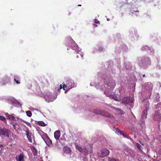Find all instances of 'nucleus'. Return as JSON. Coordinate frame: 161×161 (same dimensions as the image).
Wrapping results in <instances>:
<instances>
[{
	"label": "nucleus",
	"mask_w": 161,
	"mask_h": 161,
	"mask_svg": "<svg viewBox=\"0 0 161 161\" xmlns=\"http://www.w3.org/2000/svg\"><path fill=\"white\" fill-rule=\"evenodd\" d=\"M125 67L127 69H130L131 68V64L130 63H127L125 64Z\"/></svg>",
	"instance_id": "7c9ffc66"
},
{
	"label": "nucleus",
	"mask_w": 161,
	"mask_h": 161,
	"mask_svg": "<svg viewBox=\"0 0 161 161\" xmlns=\"http://www.w3.org/2000/svg\"><path fill=\"white\" fill-rule=\"evenodd\" d=\"M38 124L39 125L42 126H45L46 124L43 121H38Z\"/></svg>",
	"instance_id": "c85d7f7f"
},
{
	"label": "nucleus",
	"mask_w": 161,
	"mask_h": 161,
	"mask_svg": "<svg viewBox=\"0 0 161 161\" xmlns=\"http://www.w3.org/2000/svg\"><path fill=\"white\" fill-rule=\"evenodd\" d=\"M139 11H138L137 10L136 11H133V12H132V14H134V13H135V12H139Z\"/></svg>",
	"instance_id": "79ce46f5"
},
{
	"label": "nucleus",
	"mask_w": 161,
	"mask_h": 161,
	"mask_svg": "<svg viewBox=\"0 0 161 161\" xmlns=\"http://www.w3.org/2000/svg\"><path fill=\"white\" fill-rule=\"evenodd\" d=\"M8 102L10 104H11L15 106L19 107L21 106V104L18 102L14 100L13 98H9L8 100Z\"/></svg>",
	"instance_id": "9d476101"
},
{
	"label": "nucleus",
	"mask_w": 161,
	"mask_h": 161,
	"mask_svg": "<svg viewBox=\"0 0 161 161\" xmlns=\"http://www.w3.org/2000/svg\"><path fill=\"white\" fill-rule=\"evenodd\" d=\"M109 151L106 148H103L100 150L98 153V156L99 157L103 158L108 155Z\"/></svg>",
	"instance_id": "423d86ee"
},
{
	"label": "nucleus",
	"mask_w": 161,
	"mask_h": 161,
	"mask_svg": "<svg viewBox=\"0 0 161 161\" xmlns=\"http://www.w3.org/2000/svg\"><path fill=\"white\" fill-rule=\"evenodd\" d=\"M11 125H12L13 128L16 131L18 130V129H19V124L17 123H12Z\"/></svg>",
	"instance_id": "b1692460"
},
{
	"label": "nucleus",
	"mask_w": 161,
	"mask_h": 161,
	"mask_svg": "<svg viewBox=\"0 0 161 161\" xmlns=\"http://www.w3.org/2000/svg\"><path fill=\"white\" fill-rule=\"evenodd\" d=\"M32 108H30V110H31L32 109Z\"/></svg>",
	"instance_id": "09e8293b"
},
{
	"label": "nucleus",
	"mask_w": 161,
	"mask_h": 161,
	"mask_svg": "<svg viewBox=\"0 0 161 161\" xmlns=\"http://www.w3.org/2000/svg\"><path fill=\"white\" fill-rule=\"evenodd\" d=\"M55 138L56 140H58L60 136V132L59 130H56L54 133Z\"/></svg>",
	"instance_id": "412c9836"
},
{
	"label": "nucleus",
	"mask_w": 161,
	"mask_h": 161,
	"mask_svg": "<svg viewBox=\"0 0 161 161\" xmlns=\"http://www.w3.org/2000/svg\"><path fill=\"white\" fill-rule=\"evenodd\" d=\"M143 77H145V74H144L142 75Z\"/></svg>",
	"instance_id": "a18cd8bd"
},
{
	"label": "nucleus",
	"mask_w": 161,
	"mask_h": 161,
	"mask_svg": "<svg viewBox=\"0 0 161 161\" xmlns=\"http://www.w3.org/2000/svg\"><path fill=\"white\" fill-rule=\"evenodd\" d=\"M10 131L8 129L5 128L0 129V135L3 136L7 137H9Z\"/></svg>",
	"instance_id": "0eeeda50"
},
{
	"label": "nucleus",
	"mask_w": 161,
	"mask_h": 161,
	"mask_svg": "<svg viewBox=\"0 0 161 161\" xmlns=\"http://www.w3.org/2000/svg\"><path fill=\"white\" fill-rule=\"evenodd\" d=\"M156 67H157V68L158 69H160L161 68V67H160V65H158V64L157 65Z\"/></svg>",
	"instance_id": "ea45409f"
},
{
	"label": "nucleus",
	"mask_w": 161,
	"mask_h": 161,
	"mask_svg": "<svg viewBox=\"0 0 161 161\" xmlns=\"http://www.w3.org/2000/svg\"><path fill=\"white\" fill-rule=\"evenodd\" d=\"M56 97V96H53L52 93L50 92H47L44 97L46 101L48 103L53 101Z\"/></svg>",
	"instance_id": "39448f33"
},
{
	"label": "nucleus",
	"mask_w": 161,
	"mask_h": 161,
	"mask_svg": "<svg viewBox=\"0 0 161 161\" xmlns=\"http://www.w3.org/2000/svg\"><path fill=\"white\" fill-rule=\"evenodd\" d=\"M153 86L151 83H147L145 84V89L149 91L152 90Z\"/></svg>",
	"instance_id": "4be33fe9"
},
{
	"label": "nucleus",
	"mask_w": 161,
	"mask_h": 161,
	"mask_svg": "<svg viewBox=\"0 0 161 161\" xmlns=\"http://www.w3.org/2000/svg\"><path fill=\"white\" fill-rule=\"evenodd\" d=\"M21 121L24 122L25 124H26L28 125L29 126L30 125V124L29 122H28L27 121H25L24 120L22 119V120H20V121H19V122H21Z\"/></svg>",
	"instance_id": "72a5a7b5"
},
{
	"label": "nucleus",
	"mask_w": 161,
	"mask_h": 161,
	"mask_svg": "<svg viewBox=\"0 0 161 161\" xmlns=\"http://www.w3.org/2000/svg\"><path fill=\"white\" fill-rule=\"evenodd\" d=\"M0 119L3 121H6V118L3 116H0Z\"/></svg>",
	"instance_id": "f704fd0d"
},
{
	"label": "nucleus",
	"mask_w": 161,
	"mask_h": 161,
	"mask_svg": "<svg viewBox=\"0 0 161 161\" xmlns=\"http://www.w3.org/2000/svg\"><path fill=\"white\" fill-rule=\"evenodd\" d=\"M64 151L65 153H69L71 152V149L68 147H65L64 149Z\"/></svg>",
	"instance_id": "a878e982"
},
{
	"label": "nucleus",
	"mask_w": 161,
	"mask_h": 161,
	"mask_svg": "<svg viewBox=\"0 0 161 161\" xmlns=\"http://www.w3.org/2000/svg\"><path fill=\"white\" fill-rule=\"evenodd\" d=\"M89 152L88 151H87L86 152H85V154H88V153Z\"/></svg>",
	"instance_id": "37998d69"
},
{
	"label": "nucleus",
	"mask_w": 161,
	"mask_h": 161,
	"mask_svg": "<svg viewBox=\"0 0 161 161\" xmlns=\"http://www.w3.org/2000/svg\"><path fill=\"white\" fill-rule=\"evenodd\" d=\"M157 97H156V99H157V100H158V99L159 98H160L159 96V94H157Z\"/></svg>",
	"instance_id": "58836bf2"
},
{
	"label": "nucleus",
	"mask_w": 161,
	"mask_h": 161,
	"mask_svg": "<svg viewBox=\"0 0 161 161\" xmlns=\"http://www.w3.org/2000/svg\"><path fill=\"white\" fill-rule=\"evenodd\" d=\"M42 138L47 145H50L52 144V141L50 139L47 135L42 136Z\"/></svg>",
	"instance_id": "dca6fc26"
},
{
	"label": "nucleus",
	"mask_w": 161,
	"mask_h": 161,
	"mask_svg": "<svg viewBox=\"0 0 161 161\" xmlns=\"http://www.w3.org/2000/svg\"><path fill=\"white\" fill-rule=\"evenodd\" d=\"M100 51H102L103 50V48L101 47H100L99 48V49H98Z\"/></svg>",
	"instance_id": "a19ab883"
},
{
	"label": "nucleus",
	"mask_w": 161,
	"mask_h": 161,
	"mask_svg": "<svg viewBox=\"0 0 161 161\" xmlns=\"http://www.w3.org/2000/svg\"><path fill=\"white\" fill-rule=\"evenodd\" d=\"M104 93L107 96L109 97V98H112L116 101H119V97L118 95V96L115 95H111L110 93L108 92L106 93V91L104 92Z\"/></svg>",
	"instance_id": "2eb2a0df"
},
{
	"label": "nucleus",
	"mask_w": 161,
	"mask_h": 161,
	"mask_svg": "<svg viewBox=\"0 0 161 161\" xmlns=\"http://www.w3.org/2000/svg\"><path fill=\"white\" fill-rule=\"evenodd\" d=\"M90 86H92V84L91 83V84H90Z\"/></svg>",
	"instance_id": "de8ad7c7"
},
{
	"label": "nucleus",
	"mask_w": 161,
	"mask_h": 161,
	"mask_svg": "<svg viewBox=\"0 0 161 161\" xmlns=\"http://www.w3.org/2000/svg\"><path fill=\"white\" fill-rule=\"evenodd\" d=\"M3 83L1 84L2 85H4L6 83H8L10 81V78L7 75H5L3 78L2 80Z\"/></svg>",
	"instance_id": "a211bd4d"
},
{
	"label": "nucleus",
	"mask_w": 161,
	"mask_h": 161,
	"mask_svg": "<svg viewBox=\"0 0 161 161\" xmlns=\"http://www.w3.org/2000/svg\"><path fill=\"white\" fill-rule=\"evenodd\" d=\"M114 109L117 110V111H119V112H118V113L119 114H122V111L119 109H118V108H114Z\"/></svg>",
	"instance_id": "c9c22d12"
},
{
	"label": "nucleus",
	"mask_w": 161,
	"mask_h": 161,
	"mask_svg": "<svg viewBox=\"0 0 161 161\" xmlns=\"http://www.w3.org/2000/svg\"><path fill=\"white\" fill-rule=\"evenodd\" d=\"M78 6H81V5H78Z\"/></svg>",
	"instance_id": "3c124183"
},
{
	"label": "nucleus",
	"mask_w": 161,
	"mask_h": 161,
	"mask_svg": "<svg viewBox=\"0 0 161 161\" xmlns=\"http://www.w3.org/2000/svg\"><path fill=\"white\" fill-rule=\"evenodd\" d=\"M133 98L130 97H126L123 98L122 102L125 104H128L130 103H132L134 101Z\"/></svg>",
	"instance_id": "4468645a"
},
{
	"label": "nucleus",
	"mask_w": 161,
	"mask_h": 161,
	"mask_svg": "<svg viewBox=\"0 0 161 161\" xmlns=\"http://www.w3.org/2000/svg\"><path fill=\"white\" fill-rule=\"evenodd\" d=\"M107 20L108 21H109V19H107Z\"/></svg>",
	"instance_id": "49530a36"
},
{
	"label": "nucleus",
	"mask_w": 161,
	"mask_h": 161,
	"mask_svg": "<svg viewBox=\"0 0 161 161\" xmlns=\"http://www.w3.org/2000/svg\"><path fill=\"white\" fill-rule=\"evenodd\" d=\"M26 113L27 115L29 117H31L32 116V113L30 111H27L26 112Z\"/></svg>",
	"instance_id": "2f4dec72"
},
{
	"label": "nucleus",
	"mask_w": 161,
	"mask_h": 161,
	"mask_svg": "<svg viewBox=\"0 0 161 161\" xmlns=\"http://www.w3.org/2000/svg\"><path fill=\"white\" fill-rule=\"evenodd\" d=\"M32 108H30V110H31L32 109Z\"/></svg>",
	"instance_id": "8fccbe9b"
},
{
	"label": "nucleus",
	"mask_w": 161,
	"mask_h": 161,
	"mask_svg": "<svg viewBox=\"0 0 161 161\" xmlns=\"http://www.w3.org/2000/svg\"><path fill=\"white\" fill-rule=\"evenodd\" d=\"M139 64L144 68L147 67L151 64L150 59L146 56L140 58L139 59Z\"/></svg>",
	"instance_id": "f03ea898"
},
{
	"label": "nucleus",
	"mask_w": 161,
	"mask_h": 161,
	"mask_svg": "<svg viewBox=\"0 0 161 161\" xmlns=\"http://www.w3.org/2000/svg\"><path fill=\"white\" fill-rule=\"evenodd\" d=\"M159 153L160 155H161V149H160L159 151Z\"/></svg>",
	"instance_id": "c03bdc74"
},
{
	"label": "nucleus",
	"mask_w": 161,
	"mask_h": 161,
	"mask_svg": "<svg viewBox=\"0 0 161 161\" xmlns=\"http://www.w3.org/2000/svg\"><path fill=\"white\" fill-rule=\"evenodd\" d=\"M42 83L43 84H44L45 85H48L49 84V82H48V81L47 79H44V81L42 82Z\"/></svg>",
	"instance_id": "473e14b6"
},
{
	"label": "nucleus",
	"mask_w": 161,
	"mask_h": 161,
	"mask_svg": "<svg viewBox=\"0 0 161 161\" xmlns=\"http://www.w3.org/2000/svg\"><path fill=\"white\" fill-rule=\"evenodd\" d=\"M14 81L16 82L17 84H19L20 83V78L19 76L17 75H15L14 76Z\"/></svg>",
	"instance_id": "5701e85b"
},
{
	"label": "nucleus",
	"mask_w": 161,
	"mask_h": 161,
	"mask_svg": "<svg viewBox=\"0 0 161 161\" xmlns=\"http://www.w3.org/2000/svg\"><path fill=\"white\" fill-rule=\"evenodd\" d=\"M76 148L80 152L82 153H84L85 150H83L80 146L77 145H75Z\"/></svg>",
	"instance_id": "bb28decb"
},
{
	"label": "nucleus",
	"mask_w": 161,
	"mask_h": 161,
	"mask_svg": "<svg viewBox=\"0 0 161 161\" xmlns=\"http://www.w3.org/2000/svg\"><path fill=\"white\" fill-rule=\"evenodd\" d=\"M94 21L95 23L97 24H98L99 23V21L97 20V19H94Z\"/></svg>",
	"instance_id": "4c0bfd02"
},
{
	"label": "nucleus",
	"mask_w": 161,
	"mask_h": 161,
	"mask_svg": "<svg viewBox=\"0 0 161 161\" xmlns=\"http://www.w3.org/2000/svg\"><path fill=\"white\" fill-rule=\"evenodd\" d=\"M141 50L142 51H146L148 52L149 51H151V53H153V49H151V48L147 46H145L143 47L141 49Z\"/></svg>",
	"instance_id": "aec40b11"
},
{
	"label": "nucleus",
	"mask_w": 161,
	"mask_h": 161,
	"mask_svg": "<svg viewBox=\"0 0 161 161\" xmlns=\"http://www.w3.org/2000/svg\"><path fill=\"white\" fill-rule=\"evenodd\" d=\"M135 144L136 146V147L139 150H142V146L139 144L138 143L135 142Z\"/></svg>",
	"instance_id": "c756f323"
},
{
	"label": "nucleus",
	"mask_w": 161,
	"mask_h": 161,
	"mask_svg": "<svg viewBox=\"0 0 161 161\" xmlns=\"http://www.w3.org/2000/svg\"><path fill=\"white\" fill-rule=\"evenodd\" d=\"M153 118L154 120L159 122L161 120V114L156 111L153 114Z\"/></svg>",
	"instance_id": "ddd939ff"
},
{
	"label": "nucleus",
	"mask_w": 161,
	"mask_h": 161,
	"mask_svg": "<svg viewBox=\"0 0 161 161\" xmlns=\"http://www.w3.org/2000/svg\"><path fill=\"white\" fill-rule=\"evenodd\" d=\"M66 84L68 90L76 86L74 81L71 79H68L67 80Z\"/></svg>",
	"instance_id": "6e6552de"
},
{
	"label": "nucleus",
	"mask_w": 161,
	"mask_h": 161,
	"mask_svg": "<svg viewBox=\"0 0 161 161\" xmlns=\"http://www.w3.org/2000/svg\"><path fill=\"white\" fill-rule=\"evenodd\" d=\"M70 42L71 43V47L72 48L75 50L76 51V53L77 54V57L79 58L80 57L82 58L83 56L82 53L80 51L81 49L78 47L77 45L75 44V42L72 40L71 38H70Z\"/></svg>",
	"instance_id": "7ed1b4c3"
},
{
	"label": "nucleus",
	"mask_w": 161,
	"mask_h": 161,
	"mask_svg": "<svg viewBox=\"0 0 161 161\" xmlns=\"http://www.w3.org/2000/svg\"><path fill=\"white\" fill-rule=\"evenodd\" d=\"M63 86V87H62V85L61 84L60 86V87L58 89V90H60L62 88H63L64 90H65L64 93H66L69 91L68 90L67 85L65 84H64Z\"/></svg>",
	"instance_id": "393cba45"
},
{
	"label": "nucleus",
	"mask_w": 161,
	"mask_h": 161,
	"mask_svg": "<svg viewBox=\"0 0 161 161\" xmlns=\"http://www.w3.org/2000/svg\"><path fill=\"white\" fill-rule=\"evenodd\" d=\"M153 161H157L156 160H153Z\"/></svg>",
	"instance_id": "603ef678"
},
{
	"label": "nucleus",
	"mask_w": 161,
	"mask_h": 161,
	"mask_svg": "<svg viewBox=\"0 0 161 161\" xmlns=\"http://www.w3.org/2000/svg\"><path fill=\"white\" fill-rule=\"evenodd\" d=\"M93 113L95 114H100L106 117H109L110 116L108 113L101 111L100 110L95 109L93 110Z\"/></svg>",
	"instance_id": "f8f14e48"
},
{
	"label": "nucleus",
	"mask_w": 161,
	"mask_h": 161,
	"mask_svg": "<svg viewBox=\"0 0 161 161\" xmlns=\"http://www.w3.org/2000/svg\"><path fill=\"white\" fill-rule=\"evenodd\" d=\"M114 130L115 132L119 134H120V135H122L123 136L125 137H126L128 139H130L132 141H133V140H132L131 138L128 135H126L124 134L122 131L119 129L117 128L114 127Z\"/></svg>",
	"instance_id": "1a4fd4ad"
},
{
	"label": "nucleus",
	"mask_w": 161,
	"mask_h": 161,
	"mask_svg": "<svg viewBox=\"0 0 161 161\" xmlns=\"http://www.w3.org/2000/svg\"><path fill=\"white\" fill-rule=\"evenodd\" d=\"M15 159L17 161H25L24 154H20L16 156Z\"/></svg>",
	"instance_id": "6ab92c4d"
},
{
	"label": "nucleus",
	"mask_w": 161,
	"mask_h": 161,
	"mask_svg": "<svg viewBox=\"0 0 161 161\" xmlns=\"http://www.w3.org/2000/svg\"><path fill=\"white\" fill-rule=\"evenodd\" d=\"M108 161H117L115 159L113 158H108Z\"/></svg>",
	"instance_id": "e433bc0d"
},
{
	"label": "nucleus",
	"mask_w": 161,
	"mask_h": 161,
	"mask_svg": "<svg viewBox=\"0 0 161 161\" xmlns=\"http://www.w3.org/2000/svg\"><path fill=\"white\" fill-rule=\"evenodd\" d=\"M6 116L7 117V119L11 120H14L15 121H18L22 120V119L19 118V116H15V115L13 114H9L8 113H5Z\"/></svg>",
	"instance_id": "20e7f679"
},
{
	"label": "nucleus",
	"mask_w": 161,
	"mask_h": 161,
	"mask_svg": "<svg viewBox=\"0 0 161 161\" xmlns=\"http://www.w3.org/2000/svg\"><path fill=\"white\" fill-rule=\"evenodd\" d=\"M24 126L25 127V129H24V130L26 133V135L27 136V138L28 139V140L30 142H32L31 140V134L29 132V128L26 127L25 125H24Z\"/></svg>",
	"instance_id": "f3484780"
},
{
	"label": "nucleus",
	"mask_w": 161,
	"mask_h": 161,
	"mask_svg": "<svg viewBox=\"0 0 161 161\" xmlns=\"http://www.w3.org/2000/svg\"><path fill=\"white\" fill-rule=\"evenodd\" d=\"M31 150L34 155L36 154V153L37 152V150L34 147H32Z\"/></svg>",
	"instance_id": "cd10ccee"
},
{
	"label": "nucleus",
	"mask_w": 161,
	"mask_h": 161,
	"mask_svg": "<svg viewBox=\"0 0 161 161\" xmlns=\"http://www.w3.org/2000/svg\"><path fill=\"white\" fill-rule=\"evenodd\" d=\"M104 87L106 90L107 93L108 90L110 92L114 87L115 86V81L109 76H106L104 79Z\"/></svg>",
	"instance_id": "f257e3e1"
},
{
	"label": "nucleus",
	"mask_w": 161,
	"mask_h": 161,
	"mask_svg": "<svg viewBox=\"0 0 161 161\" xmlns=\"http://www.w3.org/2000/svg\"><path fill=\"white\" fill-rule=\"evenodd\" d=\"M147 103L146 104V107L142 113V118L143 120L147 118V109H149V103L148 102V100H146Z\"/></svg>",
	"instance_id": "9b49d317"
}]
</instances>
